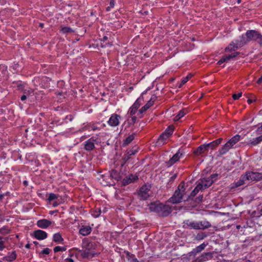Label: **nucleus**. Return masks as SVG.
Segmentation results:
<instances>
[{"label": "nucleus", "instance_id": "79ce46f5", "mask_svg": "<svg viewBox=\"0 0 262 262\" xmlns=\"http://www.w3.org/2000/svg\"><path fill=\"white\" fill-rule=\"evenodd\" d=\"M85 127H86L87 129H91V130H92L93 131H95V130L100 129L97 126V124L95 123H93V122L89 123L86 125Z\"/></svg>", "mask_w": 262, "mask_h": 262}, {"label": "nucleus", "instance_id": "1a4fd4ad", "mask_svg": "<svg viewBox=\"0 0 262 262\" xmlns=\"http://www.w3.org/2000/svg\"><path fill=\"white\" fill-rule=\"evenodd\" d=\"M139 179V176L137 174H129L121 180V183L123 186H126L129 184L135 183Z\"/></svg>", "mask_w": 262, "mask_h": 262}, {"label": "nucleus", "instance_id": "dca6fc26", "mask_svg": "<svg viewBox=\"0 0 262 262\" xmlns=\"http://www.w3.org/2000/svg\"><path fill=\"white\" fill-rule=\"evenodd\" d=\"M34 237L38 240H43L47 238V233L42 230H36L33 232Z\"/></svg>", "mask_w": 262, "mask_h": 262}, {"label": "nucleus", "instance_id": "393cba45", "mask_svg": "<svg viewBox=\"0 0 262 262\" xmlns=\"http://www.w3.org/2000/svg\"><path fill=\"white\" fill-rule=\"evenodd\" d=\"M223 141V138H219L212 142H211L209 143L206 144L208 149L209 148L213 149L215 148L217 146H218L220 144L222 143Z\"/></svg>", "mask_w": 262, "mask_h": 262}, {"label": "nucleus", "instance_id": "7ed1b4c3", "mask_svg": "<svg viewBox=\"0 0 262 262\" xmlns=\"http://www.w3.org/2000/svg\"><path fill=\"white\" fill-rule=\"evenodd\" d=\"M207 245V244L203 243L199 246L196 247L195 248L193 249L191 251L187 253L186 257L183 258L184 261H185L186 262L190 261V260L194 258L197 254L203 251Z\"/></svg>", "mask_w": 262, "mask_h": 262}, {"label": "nucleus", "instance_id": "4c0bfd02", "mask_svg": "<svg viewBox=\"0 0 262 262\" xmlns=\"http://www.w3.org/2000/svg\"><path fill=\"white\" fill-rule=\"evenodd\" d=\"M13 83L17 86L19 91H22L25 89V83L20 80L13 81Z\"/></svg>", "mask_w": 262, "mask_h": 262}, {"label": "nucleus", "instance_id": "e433bc0d", "mask_svg": "<svg viewBox=\"0 0 262 262\" xmlns=\"http://www.w3.org/2000/svg\"><path fill=\"white\" fill-rule=\"evenodd\" d=\"M79 252L80 253V255L82 258L88 259L90 257L91 252L85 250H79Z\"/></svg>", "mask_w": 262, "mask_h": 262}, {"label": "nucleus", "instance_id": "5fc2aeb1", "mask_svg": "<svg viewBox=\"0 0 262 262\" xmlns=\"http://www.w3.org/2000/svg\"><path fill=\"white\" fill-rule=\"evenodd\" d=\"M137 117L135 116H131L128 119V123L129 125H134L137 121Z\"/></svg>", "mask_w": 262, "mask_h": 262}, {"label": "nucleus", "instance_id": "49530a36", "mask_svg": "<svg viewBox=\"0 0 262 262\" xmlns=\"http://www.w3.org/2000/svg\"><path fill=\"white\" fill-rule=\"evenodd\" d=\"M22 92L27 97L32 96L34 95V90L31 88H28V89L25 88Z\"/></svg>", "mask_w": 262, "mask_h": 262}, {"label": "nucleus", "instance_id": "f8f14e48", "mask_svg": "<svg viewBox=\"0 0 262 262\" xmlns=\"http://www.w3.org/2000/svg\"><path fill=\"white\" fill-rule=\"evenodd\" d=\"M213 257V253L204 252L198 257L193 262H205L211 259Z\"/></svg>", "mask_w": 262, "mask_h": 262}, {"label": "nucleus", "instance_id": "a18cd8bd", "mask_svg": "<svg viewBox=\"0 0 262 262\" xmlns=\"http://www.w3.org/2000/svg\"><path fill=\"white\" fill-rule=\"evenodd\" d=\"M240 53L239 52H235L229 55H225V56L226 58L227 62L231 60L232 59L235 58L237 56H238Z\"/></svg>", "mask_w": 262, "mask_h": 262}, {"label": "nucleus", "instance_id": "052dcab7", "mask_svg": "<svg viewBox=\"0 0 262 262\" xmlns=\"http://www.w3.org/2000/svg\"><path fill=\"white\" fill-rule=\"evenodd\" d=\"M219 174L215 173L209 176L210 179L213 181V184L219 179Z\"/></svg>", "mask_w": 262, "mask_h": 262}, {"label": "nucleus", "instance_id": "3c124183", "mask_svg": "<svg viewBox=\"0 0 262 262\" xmlns=\"http://www.w3.org/2000/svg\"><path fill=\"white\" fill-rule=\"evenodd\" d=\"M191 77H192V75L189 74V75H187V76L183 77L181 80L179 88H181L182 86V85H183L185 83H186Z\"/></svg>", "mask_w": 262, "mask_h": 262}, {"label": "nucleus", "instance_id": "13d9d810", "mask_svg": "<svg viewBox=\"0 0 262 262\" xmlns=\"http://www.w3.org/2000/svg\"><path fill=\"white\" fill-rule=\"evenodd\" d=\"M137 108H134V106H131L128 110V113L129 114L130 116H133L137 112Z\"/></svg>", "mask_w": 262, "mask_h": 262}, {"label": "nucleus", "instance_id": "473e14b6", "mask_svg": "<svg viewBox=\"0 0 262 262\" xmlns=\"http://www.w3.org/2000/svg\"><path fill=\"white\" fill-rule=\"evenodd\" d=\"M53 241L55 243H60L63 241V238L59 233H56L53 236Z\"/></svg>", "mask_w": 262, "mask_h": 262}, {"label": "nucleus", "instance_id": "8fccbe9b", "mask_svg": "<svg viewBox=\"0 0 262 262\" xmlns=\"http://www.w3.org/2000/svg\"><path fill=\"white\" fill-rule=\"evenodd\" d=\"M60 31L63 34H67L74 32V30L71 28L69 27H63L61 28Z\"/></svg>", "mask_w": 262, "mask_h": 262}, {"label": "nucleus", "instance_id": "39448f33", "mask_svg": "<svg viewBox=\"0 0 262 262\" xmlns=\"http://www.w3.org/2000/svg\"><path fill=\"white\" fill-rule=\"evenodd\" d=\"M139 148L138 146H135L132 148L127 150L126 153L124 155L122 158V162L121 164V167H123L126 162L132 158V155H134L138 152Z\"/></svg>", "mask_w": 262, "mask_h": 262}, {"label": "nucleus", "instance_id": "338daca9", "mask_svg": "<svg viewBox=\"0 0 262 262\" xmlns=\"http://www.w3.org/2000/svg\"><path fill=\"white\" fill-rule=\"evenodd\" d=\"M62 203H63V201H60L59 200V199H58L57 200L55 201L52 205L54 207H56Z\"/></svg>", "mask_w": 262, "mask_h": 262}, {"label": "nucleus", "instance_id": "cd10ccee", "mask_svg": "<svg viewBox=\"0 0 262 262\" xmlns=\"http://www.w3.org/2000/svg\"><path fill=\"white\" fill-rule=\"evenodd\" d=\"M136 133H133L132 135H129L124 140L122 143V147H125L128 145L132 142V141L135 139Z\"/></svg>", "mask_w": 262, "mask_h": 262}, {"label": "nucleus", "instance_id": "6e6d98bb", "mask_svg": "<svg viewBox=\"0 0 262 262\" xmlns=\"http://www.w3.org/2000/svg\"><path fill=\"white\" fill-rule=\"evenodd\" d=\"M148 110L146 106H145V105L142 106L138 111L137 113V116H138L140 118H142V114L146 111Z\"/></svg>", "mask_w": 262, "mask_h": 262}, {"label": "nucleus", "instance_id": "9d476101", "mask_svg": "<svg viewBox=\"0 0 262 262\" xmlns=\"http://www.w3.org/2000/svg\"><path fill=\"white\" fill-rule=\"evenodd\" d=\"M120 118L121 116L119 115L113 114L107 121V124L110 126L116 127L119 124Z\"/></svg>", "mask_w": 262, "mask_h": 262}, {"label": "nucleus", "instance_id": "2eb2a0df", "mask_svg": "<svg viewBox=\"0 0 262 262\" xmlns=\"http://www.w3.org/2000/svg\"><path fill=\"white\" fill-rule=\"evenodd\" d=\"M162 203L158 202H154L150 203L149 205V209L151 212H155L159 215L160 210L161 208Z\"/></svg>", "mask_w": 262, "mask_h": 262}, {"label": "nucleus", "instance_id": "c03bdc74", "mask_svg": "<svg viewBox=\"0 0 262 262\" xmlns=\"http://www.w3.org/2000/svg\"><path fill=\"white\" fill-rule=\"evenodd\" d=\"M253 175H254V179L253 181L255 182H258L262 181V172H254L253 171Z\"/></svg>", "mask_w": 262, "mask_h": 262}, {"label": "nucleus", "instance_id": "603ef678", "mask_svg": "<svg viewBox=\"0 0 262 262\" xmlns=\"http://www.w3.org/2000/svg\"><path fill=\"white\" fill-rule=\"evenodd\" d=\"M74 118V115H68L66 116V117L63 119V120L64 121V123H68L69 122H71L73 120Z\"/></svg>", "mask_w": 262, "mask_h": 262}, {"label": "nucleus", "instance_id": "f704fd0d", "mask_svg": "<svg viewBox=\"0 0 262 262\" xmlns=\"http://www.w3.org/2000/svg\"><path fill=\"white\" fill-rule=\"evenodd\" d=\"M188 113V111L187 108H183L181 110H180L179 112L178 115L175 117L174 119L175 120H179L181 118H182L185 114H186Z\"/></svg>", "mask_w": 262, "mask_h": 262}, {"label": "nucleus", "instance_id": "0e129e2a", "mask_svg": "<svg viewBox=\"0 0 262 262\" xmlns=\"http://www.w3.org/2000/svg\"><path fill=\"white\" fill-rule=\"evenodd\" d=\"M7 70V67L4 64H0V71L5 73Z\"/></svg>", "mask_w": 262, "mask_h": 262}, {"label": "nucleus", "instance_id": "e2e57ef3", "mask_svg": "<svg viewBox=\"0 0 262 262\" xmlns=\"http://www.w3.org/2000/svg\"><path fill=\"white\" fill-rule=\"evenodd\" d=\"M224 62H228L225 55L221 57V58L217 61V64L221 65Z\"/></svg>", "mask_w": 262, "mask_h": 262}, {"label": "nucleus", "instance_id": "680f3d73", "mask_svg": "<svg viewBox=\"0 0 262 262\" xmlns=\"http://www.w3.org/2000/svg\"><path fill=\"white\" fill-rule=\"evenodd\" d=\"M51 252V250L48 248L43 249L39 253V254H46L48 255Z\"/></svg>", "mask_w": 262, "mask_h": 262}, {"label": "nucleus", "instance_id": "58836bf2", "mask_svg": "<svg viewBox=\"0 0 262 262\" xmlns=\"http://www.w3.org/2000/svg\"><path fill=\"white\" fill-rule=\"evenodd\" d=\"M11 232V229L8 226H4L0 228V234L3 235L8 234Z\"/></svg>", "mask_w": 262, "mask_h": 262}, {"label": "nucleus", "instance_id": "423d86ee", "mask_svg": "<svg viewBox=\"0 0 262 262\" xmlns=\"http://www.w3.org/2000/svg\"><path fill=\"white\" fill-rule=\"evenodd\" d=\"M97 138L92 137L83 143V148L85 150L90 152L95 148V144L97 143Z\"/></svg>", "mask_w": 262, "mask_h": 262}, {"label": "nucleus", "instance_id": "f3484780", "mask_svg": "<svg viewBox=\"0 0 262 262\" xmlns=\"http://www.w3.org/2000/svg\"><path fill=\"white\" fill-rule=\"evenodd\" d=\"M52 224V222L47 219H40L37 221L36 225L40 228L47 229Z\"/></svg>", "mask_w": 262, "mask_h": 262}, {"label": "nucleus", "instance_id": "c756f323", "mask_svg": "<svg viewBox=\"0 0 262 262\" xmlns=\"http://www.w3.org/2000/svg\"><path fill=\"white\" fill-rule=\"evenodd\" d=\"M169 137L168 136V135L165 134L164 132H163L158 138L157 143L159 144H163L164 143V141L167 140Z\"/></svg>", "mask_w": 262, "mask_h": 262}, {"label": "nucleus", "instance_id": "a878e982", "mask_svg": "<svg viewBox=\"0 0 262 262\" xmlns=\"http://www.w3.org/2000/svg\"><path fill=\"white\" fill-rule=\"evenodd\" d=\"M110 176L117 181L122 180V177L120 173L116 169H112L110 171Z\"/></svg>", "mask_w": 262, "mask_h": 262}, {"label": "nucleus", "instance_id": "6e6552de", "mask_svg": "<svg viewBox=\"0 0 262 262\" xmlns=\"http://www.w3.org/2000/svg\"><path fill=\"white\" fill-rule=\"evenodd\" d=\"M243 46H244L241 45V38L239 37L238 39L232 41L230 44L225 48V51L226 52L234 51Z\"/></svg>", "mask_w": 262, "mask_h": 262}, {"label": "nucleus", "instance_id": "7c9ffc66", "mask_svg": "<svg viewBox=\"0 0 262 262\" xmlns=\"http://www.w3.org/2000/svg\"><path fill=\"white\" fill-rule=\"evenodd\" d=\"M91 215L94 218H97L100 216L101 213V208H96L95 209H92L91 211Z\"/></svg>", "mask_w": 262, "mask_h": 262}, {"label": "nucleus", "instance_id": "774afa93", "mask_svg": "<svg viewBox=\"0 0 262 262\" xmlns=\"http://www.w3.org/2000/svg\"><path fill=\"white\" fill-rule=\"evenodd\" d=\"M256 134L257 135L260 134L262 133V124L260 126L258 127L257 129L255 130Z\"/></svg>", "mask_w": 262, "mask_h": 262}, {"label": "nucleus", "instance_id": "9b49d317", "mask_svg": "<svg viewBox=\"0 0 262 262\" xmlns=\"http://www.w3.org/2000/svg\"><path fill=\"white\" fill-rule=\"evenodd\" d=\"M204 190L202 184L201 183H198L195 187L194 189L191 192L189 195H188L186 198L187 201H192L194 199L196 195L199 193L200 191Z\"/></svg>", "mask_w": 262, "mask_h": 262}, {"label": "nucleus", "instance_id": "5701e85b", "mask_svg": "<svg viewBox=\"0 0 262 262\" xmlns=\"http://www.w3.org/2000/svg\"><path fill=\"white\" fill-rule=\"evenodd\" d=\"M198 230H205L212 226L211 223L206 221H198Z\"/></svg>", "mask_w": 262, "mask_h": 262}, {"label": "nucleus", "instance_id": "a211bd4d", "mask_svg": "<svg viewBox=\"0 0 262 262\" xmlns=\"http://www.w3.org/2000/svg\"><path fill=\"white\" fill-rule=\"evenodd\" d=\"M92 230V227L89 225H81L79 229V233L82 236H88Z\"/></svg>", "mask_w": 262, "mask_h": 262}, {"label": "nucleus", "instance_id": "0eeeda50", "mask_svg": "<svg viewBox=\"0 0 262 262\" xmlns=\"http://www.w3.org/2000/svg\"><path fill=\"white\" fill-rule=\"evenodd\" d=\"M150 189V185H147L144 184L139 189L138 192V195L139 199L141 201H145L149 197L148 193Z\"/></svg>", "mask_w": 262, "mask_h": 262}, {"label": "nucleus", "instance_id": "a19ab883", "mask_svg": "<svg viewBox=\"0 0 262 262\" xmlns=\"http://www.w3.org/2000/svg\"><path fill=\"white\" fill-rule=\"evenodd\" d=\"M59 198V195L58 194H55L54 193H50L49 194V197L47 199V200L49 202H51L54 200H57Z\"/></svg>", "mask_w": 262, "mask_h": 262}, {"label": "nucleus", "instance_id": "c85d7f7f", "mask_svg": "<svg viewBox=\"0 0 262 262\" xmlns=\"http://www.w3.org/2000/svg\"><path fill=\"white\" fill-rule=\"evenodd\" d=\"M240 139L241 136L239 135H236L232 137L230 140H229L227 142L232 147L234 145H235L238 141H239Z\"/></svg>", "mask_w": 262, "mask_h": 262}, {"label": "nucleus", "instance_id": "37998d69", "mask_svg": "<svg viewBox=\"0 0 262 262\" xmlns=\"http://www.w3.org/2000/svg\"><path fill=\"white\" fill-rule=\"evenodd\" d=\"M253 171H247L244 174L247 181H253L254 175Z\"/></svg>", "mask_w": 262, "mask_h": 262}, {"label": "nucleus", "instance_id": "f257e3e1", "mask_svg": "<svg viewBox=\"0 0 262 262\" xmlns=\"http://www.w3.org/2000/svg\"><path fill=\"white\" fill-rule=\"evenodd\" d=\"M241 45H246L251 41L257 42L262 47V34L255 30H248L245 34L239 36Z\"/></svg>", "mask_w": 262, "mask_h": 262}, {"label": "nucleus", "instance_id": "4be33fe9", "mask_svg": "<svg viewBox=\"0 0 262 262\" xmlns=\"http://www.w3.org/2000/svg\"><path fill=\"white\" fill-rule=\"evenodd\" d=\"M231 148L232 147L227 142L219 150L217 156L222 157L223 155L226 154Z\"/></svg>", "mask_w": 262, "mask_h": 262}, {"label": "nucleus", "instance_id": "72a5a7b5", "mask_svg": "<svg viewBox=\"0 0 262 262\" xmlns=\"http://www.w3.org/2000/svg\"><path fill=\"white\" fill-rule=\"evenodd\" d=\"M126 258L129 262H139L135 255L130 253L128 251L126 252Z\"/></svg>", "mask_w": 262, "mask_h": 262}, {"label": "nucleus", "instance_id": "864d4df0", "mask_svg": "<svg viewBox=\"0 0 262 262\" xmlns=\"http://www.w3.org/2000/svg\"><path fill=\"white\" fill-rule=\"evenodd\" d=\"M157 97L155 95H152L149 101L146 103L147 104L149 105V106H151L154 104V102L157 100Z\"/></svg>", "mask_w": 262, "mask_h": 262}, {"label": "nucleus", "instance_id": "bf43d9fd", "mask_svg": "<svg viewBox=\"0 0 262 262\" xmlns=\"http://www.w3.org/2000/svg\"><path fill=\"white\" fill-rule=\"evenodd\" d=\"M177 173L173 174L168 180V182H167V185H169V187H170L171 184L174 182L175 179L177 177Z\"/></svg>", "mask_w": 262, "mask_h": 262}, {"label": "nucleus", "instance_id": "4468645a", "mask_svg": "<svg viewBox=\"0 0 262 262\" xmlns=\"http://www.w3.org/2000/svg\"><path fill=\"white\" fill-rule=\"evenodd\" d=\"M171 212V208L168 205L161 204V208L160 210L159 215L166 217L169 215Z\"/></svg>", "mask_w": 262, "mask_h": 262}, {"label": "nucleus", "instance_id": "4d7b16f0", "mask_svg": "<svg viewBox=\"0 0 262 262\" xmlns=\"http://www.w3.org/2000/svg\"><path fill=\"white\" fill-rule=\"evenodd\" d=\"M203 194H200L198 196L196 197V198H194V199H193V201L196 203H198V204H199L200 203H201L203 201Z\"/></svg>", "mask_w": 262, "mask_h": 262}, {"label": "nucleus", "instance_id": "aec40b11", "mask_svg": "<svg viewBox=\"0 0 262 262\" xmlns=\"http://www.w3.org/2000/svg\"><path fill=\"white\" fill-rule=\"evenodd\" d=\"M202 184L203 190H205L210 186H211L213 184V181L210 179L209 177H205L203 178L202 180Z\"/></svg>", "mask_w": 262, "mask_h": 262}, {"label": "nucleus", "instance_id": "412c9836", "mask_svg": "<svg viewBox=\"0 0 262 262\" xmlns=\"http://www.w3.org/2000/svg\"><path fill=\"white\" fill-rule=\"evenodd\" d=\"M208 148L206 144H203L199 146L196 149L193 151L194 155L199 156L204 152L205 151H208Z\"/></svg>", "mask_w": 262, "mask_h": 262}, {"label": "nucleus", "instance_id": "20e7f679", "mask_svg": "<svg viewBox=\"0 0 262 262\" xmlns=\"http://www.w3.org/2000/svg\"><path fill=\"white\" fill-rule=\"evenodd\" d=\"M184 154L183 149L180 148L168 161L165 162L166 166L167 167L172 166L174 163L179 161L180 158L184 156Z\"/></svg>", "mask_w": 262, "mask_h": 262}, {"label": "nucleus", "instance_id": "bb28decb", "mask_svg": "<svg viewBox=\"0 0 262 262\" xmlns=\"http://www.w3.org/2000/svg\"><path fill=\"white\" fill-rule=\"evenodd\" d=\"M16 258V254L15 251L12 252H9L8 255L3 258L4 260L8 261H12L14 260Z\"/></svg>", "mask_w": 262, "mask_h": 262}, {"label": "nucleus", "instance_id": "09e8293b", "mask_svg": "<svg viewBox=\"0 0 262 262\" xmlns=\"http://www.w3.org/2000/svg\"><path fill=\"white\" fill-rule=\"evenodd\" d=\"M174 128L173 126L170 125L167 127L164 132L168 136L170 137L174 131Z\"/></svg>", "mask_w": 262, "mask_h": 262}, {"label": "nucleus", "instance_id": "ddd939ff", "mask_svg": "<svg viewBox=\"0 0 262 262\" xmlns=\"http://www.w3.org/2000/svg\"><path fill=\"white\" fill-rule=\"evenodd\" d=\"M247 181L246 177L245 176V174H242L239 179L236 181H234L233 183L231 184V189H234L236 188H237L241 186L244 185L246 184V181Z\"/></svg>", "mask_w": 262, "mask_h": 262}, {"label": "nucleus", "instance_id": "f03ea898", "mask_svg": "<svg viewBox=\"0 0 262 262\" xmlns=\"http://www.w3.org/2000/svg\"><path fill=\"white\" fill-rule=\"evenodd\" d=\"M186 186L184 181H182L178 185L172 195L168 200V202L175 204L182 202L185 194Z\"/></svg>", "mask_w": 262, "mask_h": 262}, {"label": "nucleus", "instance_id": "69168bd1", "mask_svg": "<svg viewBox=\"0 0 262 262\" xmlns=\"http://www.w3.org/2000/svg\"><path fill=\"white\" fill-rule=\"evenodd\" d=\"M242 96V93L240 92L238 94H234L232 95V98L234 100H238Z\"/></svg>", "mask_w": 262, "mask_h": 262}, {"label": "nucleus", "instance_id": "c9c22d12", "mask_svg": "<svg viewBox=\"0 0 262 262\" xmlns=\"http://www.w3.org/2000/svg\"><path fill=\"white\" fill-rule=\"evenodd\" d=\"M262 141V135L259 136L258 137L253 139L250 140L249 144L252 146H256Z\"/></svg>", "mask_w": 262, "mask_h": 262}, {"label": "nucleus", "instance_id": "ea45409f", "mask_svg": "<svg viewBox=\"0 0 262 262\" xmlns=\"http://www.w3.org/2000/svg\"><path fill=\"white\" fill-rule=\"evenodd\" d=\"M143 97L142 96H141L140 97L137 99V100L135 101L134 103L132 106H134L135 108H137V109H138L141 104V102L143 101Z\"/></svg>", "mask_w": 262, "mask_h": 262}, {"label": "nucleus", "instance_id": "2f4dec72", "mask_svg": "<svg viewBox=\"0 0 262 262\" xmlns=\"http://www.w3.org/2000/svg\"><path fill=\"white\" fill-rule=\"evenodd\" d=\"M10 68L15 72H18L21 70L22 66L19 62L14 61L11 63Z\"/></svg>", "mask_w": 262, "mask_h": 262}, {"label": "nucleus", "instance_id": "b1692460", "mask_svg": "<svg viewBox=\"0 0 262 262\" xmlns=\"http://www.w3.org/2000/svg\"><path fill=\"white\" fill-rule=\"evenodd\" d=\"M82 247L84 249V250L91 252L93 250L95 249L96 245L93 242H86L85 243H83Z\"/></svg>", "mask_w": 262, "mask_h": 262}, {"label": "nucleus", "instance_id": "de8ad7c7", "mask_svg": "<svg viewBox=\"0 0 262 262\" xmlns=\"http://www.w3.org/2000/svg\"><path fill=\"white\" fill-rule=\"evenodd\" d=\"M208 235L209 234L206 232H200L196 234V238L198 240H202L207 237Z\"/></svg>", "mask_w": 262, "mask_h": 262}, {"label": "nucleus", "instance_id": "6ab92c4d", "mask_svg": "<svg viewBox=\"0 0 262 262\" xmlns=\"http://www.w3.org/2000/svg\"><path fill=\"white\" fill-rule=\"evenodd\" d=\"M184 224L190 229L198 230V222L191 221L189 220H186L184 221Z\"/></svg>", "mask_w": 262, "mask_h": 262}]
</instances>
